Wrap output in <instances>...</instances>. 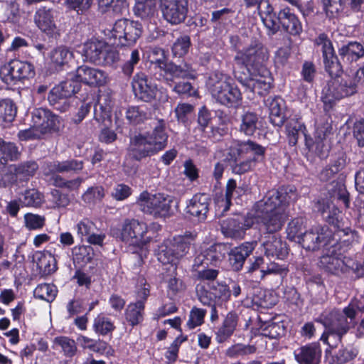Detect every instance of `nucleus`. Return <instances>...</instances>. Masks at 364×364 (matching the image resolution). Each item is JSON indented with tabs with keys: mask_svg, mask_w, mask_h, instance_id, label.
<instances>
[{
	"mask_svg": "<svg viewBox=\"0 0 364 364\" xmlns=\"http://www.w3.org/2000/svg\"><path fill=\"white\" fill-rule=\"evenodd\" d=\"M191 46L190 38L183 36L178 38L172 46V53L174 56L181 57L186 55Z\"/></svg>",
	"mask_w": 364,
	"mask_h": 364,
	"instance_id": "69168bd1",
	"label": "nucleus"
},
{
	"mask_svg": "<svg viewBox=\"0 0 364 364\" xmlns=\"http://www.w3.org/2000/svg\"><path fill=\"white\" fill-rule=\"evenodd\" d=\"M17 107L15 103L10 99L0 100V124L5 126L7 123L12 122L16 115Z\"/></svg>",
	"mask_w": 364,
	"mask_h": 364,
	"instance_id": "79ce46f5",
	"label": "nucleus"
},
{
	"mask_svg": "<svg viewBox=\"0 0 364 364\" xmlns=\"http://www.w3.org/2000/svg\"><path fill=\"white\" fill-rule=\"evenodd\" d=\"M33 75V65L18 60H11L0 68V77L8 85H15L17 81L32 77Z\"/></svg>",
	"mask_w": 364,
	"mask_h": 364,
	"instance_id": "ddd939ff",
	"label": "nucleus"
},
{
	"mask_svg": "<svg viewBox=\"0 0 364 364\" xmlns=\"http://www.w3.org/2000/svg\"><path fill=\"white\" fill-rule=\"evenodd\" d=\"M268 58L267 49L261 43L255 42L248 48L237 52L235 61L241 69L250 73L264 70L262 66Z\"/></svg>",
	"mask_w": 364,
	"mask_h": 364,
	"instance_id": "0eeeda50",
	"label": "nucleus"
},
{
	"mask_svg": "<svg viewBox=\"0 0 364 364\" xmlns=\"http://www.w3.org/2000/svg\"><path fill=\"white\" fill-rule=\"evenodd\" d=\"M156 0H136L134 8V14L142 19L149 18L156 11Z\"/></svg>",
	"mask_w": 364,
	"mask_h": 364,
	"instance_id": "c03bdc74",
	"label": "nucleus"
},
{
	"mask_svg": "<svg viewBox=\"0 0 364 364\" xmlns=\"http://www.w3.org/2000/svg\"><path fill=\"white\" fill-rule=\"evenodd\" d=\"M296 199L292 186L272 190L255 205V218L262 235L279 231L287 219L286 207Z\"/></svg>",
	"mask_w": 364,
	"mask_h": 364,
	"instance_id": "f257e3e1",
	"label": "nucleus"
},
{
	"mask_svg": "<svg viewBox=\"0 0 364 364\" xmlns=\"http://www.w3.org/2000/svg\"><path fill=\"white\" fill-rule=\"evenodd\" d=\"M256 350L257 348L254 345L237 343L232 345L226 350L225 355L232 358L253 354L256 352Z\"/></svg>",
	"mask_w": 364,
	"mask_h": 364,
	"instance_id": "5fc2aeb1",
	"label": "nucleus"
},
{
	"mask_svg": "<svg viewBox=\"0 0 364 364\" xmlns=\"http://www.w3.org/2000/svg\"><path fill=\"white\" fill-rule=\"evenodd\" d=\"M38 168V165L34 161H29L21 163L18 165H14L13 170L16 173V177H20L23 180H27L32 177Z\"/></svg>",
	"mask_w": 364,
	"mask_h": 364,
	"instance_id": "3c124183",
	"label": "nucleus"
},
{
	"mask_svg": "<svg viewBox=\"0 0 364 364\" xmlns=\"http://www.w3.org/2000/svg\"><path fill=\"white\" fill-rule=\"evenodd\" d=\"M314 42L317 46L321 47L326 71L333 78L340 76L343 72L342 65L335 53L331 40L325 33H321Z\"/></svg>",
	"mask_w": 364,
	"mask_h": 364,
	"instance_id": "4468645a",
	"label": "nucleus"
},
{
	"mask_svg": "<svg viewBox=\"0 0 364 364\" xmlns=\"http://www.w3.org/2000/svg\"><path fill=\"white\" fill-rule=\"evenodd\" d=\"M77 234L82 240H85L91 245H102L105 235L103 233H96L97 229L95 225L88 219H83L80 221L77 225Z\"/></svg>",
	"mask_w": 364,
	"mask_h": 364,
	"instance_id": "bb28decb",
	"label": "nucleus"
},
{
	"mask_svg": "<svg viewBox=\"0 0 364 364\" xmlns=\"http://www.w3.org/2000/svg\"><path fill=\"white\" fill-rule=\"evenodd\" d=\"M34 296L46 301H52L56 296L57 289L53 284H41L33 291Z\"/></svg>",
	"mask_w": 364,
	"mask_h": 364,
	"instance_id": "864d4df0",
	"label": "nucleus"
},
{
	"mask_svg": "<svg viewBox=\"0 0 364 364\" xmlns=\"http://www.w3.org/2000/svg\"><path fill=\"white\" fill-rule=\"evenodd\" d=\"M172 202L171 196L161 193L151 194L147 191L142 192L136 200L142 212L155 218L168 215Z\"/></svg>",
	"mask_w": 364,
	"mask_h": 364,
	"instance_id": "6e6552de",
	"label": "nucleus"
},
{
	"mask_svg": "<svg viewBox=\"0 0 364 364\" xmlns=\"http://www.w3.org/2000/svg\"><path fill=\"white\" fill-rule=\"evenodd\" d=\"M232 155H235V151L239 156L244 154H251L253 155L252 159H256V162L259 161L264 158L265 148L259 144L251 141H235L230 147Z\"/></svg>",
	"mask_w": 364,
	"mask_h": 364,
	"instance_id": "a878e982",
	"label": "nucleus"
},
{
	"mask_svg": "<svg viewBox=\"0 0 364 364\" xmlns=\"http://www.w3.org/2000/svg\"><path fill=\"white\" fill-rule=\"evenodd\" d=\"M235 77L246 88L259 95H264L271 87L272 78L267 70L245 73L235 70Z\"/></svg>",
	"mask_w": 364,
	"mask_h": 364,
	"instance_id": "f8f14e48",
	"label": "nucleus"
},
{
	"mask_svg": "<svg viewBox=\"0 0 364 364\" xmlns=\"http://www.w3.org/2000/svg\"><path fill=\"white\" fill-rule=\"evenodd\" d=\"M112 102L108 95H101L97 102L94 106V118L99 122L107 127L111 124V112Z\"/></svg>",
	"mask_w": 364,
	"mask_h": 364,
	"instance_id": "c85d7f7f",
	"label": "nucleus"
},
{
	"mask_svg": "<svg viewBox=\"0 0 364 364\" xmlns=\"http://www.w3.org/2000/svg\"><path fill=\"white\" fill-rule=\"evenodd\" d=\"M338 54L343 63L350 64L364 56V46L360 43L351 41L342 46Z\"/></svg>",
	"mask_w": 364,
	"mask_h": 364,
	"instance_id": "f704fd0d",
	"label": "nucleus"
},
{
	"mask_svg": "<svg viewBox=\"0 0 364 364\" xmlns=\"http://www.w3.org/2000/svg\"><path fill=\"white\" fill-rule=\"evenodd\" d=\"M245 189L242 186H237L236 181L234 179H229L226 184L225 194L224 198L218 200V205L220 207H223V210L227 211L230 205L231 200L234 198H237L244 194Z\"/></svg>",
	"mask_w": 364,
	"mask_h": 364,
	"instance_id": "e433bc0d",
	"label": "nucleus"
},
{
	"mask_svg": "<svg viewBox=\"0 0 364 364\" xmlns=\"http://www.w3.org/2000/svg\"><path fill=\"white\" fill-rule=\"evenodd\" d=\"M284 326L279 323H271L262 329L261 334L270 339H277L284 333Z\"/></svg>",
	"mask_w": 364,
	"mask_h": 364,
	"instance_id": "e2e57ef3",
	"label": "nucleus"
},
{
	"mask_svg": "<svg viewBox=\"0 0 364 364\" xmlns=\"http://www.w3.org/2000/svg\"><path fill=\"white\" fill-rule=\"evenodd\" d=\"M225 247L220 244H215L203 250L194 259V267L218 265L224 258Z\"/></svg>",
	"mask_w": 364,
	"mask_h": 364,
	"instance_id": "4be33fe9",
	"label": "nucleus"
},
{
	"mask_svg": "<svg viewBox=\"0 0 364 364\" xmlns=\"http://www.w3.org/2000/svg\"><path fill=\"white\" fill-rule=\"evenodd\" d=\"M286 132L289 143L291 146H295L299 138L304 137L305 141L309 136L306 134V128L301 118L296 116L289 118L286 124Z\"/></svg>",
	"mask_w": 364,
	"mask_h": 364,
	"instance_id": "7c9ffc66",
	"label": "nucleus"
},
{
	"mask_svg": "<svg viewBox=\"0 0 364 364\" xmlns=\"http://www.w3.org/2000/svg\"><path fill=\"white\" fill-rule=\"evenodd\" d=\"M144 306V301L138 300L135 303L129 304L125 311L126 320L132 326H136L143 320Z\"/></svg>",
	"mask_w": 364,
	"mask_h": 364,
	"instance_id": "ea45409f",
	"label": "nucleus"
},
{
	"mask_svg": "<svg viewBox=\"0 0 364 364\" xmlns=\"http://www.w3.org/2000/svg\"><path fill=\"white\" fill-rule=\"evenodd\" d=\"M358 353V350L355 348H345L338 352L336 356V360L333 358V362L329 364H343L354 359Z\"/></svg>",
	"mask_w": 364,
	"mask_h": 364,
	"instance_id": "338daca9",
	"label": "nucleus"
},
{
	"mask_svg": "<svg viewBox=\"0 0 364 364\" xmlns=\"http://www.w3.org/2000/svg\"><path fill=\"white\" fill-rule=\"evenodd\" d=\"M50 172L64 173L70 171H79L83 168L82 160L71 159L64 161H54L47 164Z\"/></svg>",
	"mask_w": 364,
	"mask_h": 364,
	"instance_id": "4c0bfd02",
	"label": "nucleus"
},
{
	"mask_svg": "<svg viewBox=\"0 0 364 364\" xmlns=\"http://www.w3.org/2000/svg\"><path fill=\"white\" fill-rule=\"evenodd\" d=\"M148 228L145 223L137 220H126L119 234L120 240L126 244L134 247H142L151 239L148 235Z\"/></svg>",
	"mask_w": 364,
	"mask_h": 364,
	"instance_id": "9b49d317",
	"label": "nucleus"
},
{
	"mask_svg": "<svg viewBox=\"0 0 364 364\" xmlns=\"http://www.w3.org/2000/svg\"><path fill=\"white\" fill-rule=\"evenodd\" d=\"M238 320V316L235 312L230 311L226 315L216 332L215 339L218 343H224L232 336L237 328Z\"/></svg>",
	"mask_w": 364,
	"mask_h": 364,
	"instance_id": "473e14b6",
	"label": "nucleus"
},
{
	"mask_svg": "<svg viewBox=\"0 0 364 364\" xmlns=\"http://www.w3.org/2000/svg\"><path fill=\"white\" fill-rule=\"evenodd\" d=\"M358 85L353 76L348 75L333 77L328 81L323 88L321 96L325 109L331 108L336 101L356 93Z\"/></svg>",
	"mask_w": 364,
	"mask_h": 364,
	"instance_id": "39448f33",
	"label": "nucleus"
},
{
	"mask_svg": "<svg viewBox=\"0 0 364 364\" xmlns=\"http://www.w3.org/2000/svg\"><path fill=\"white\" fill-rule=\"evenodd\" d=\"M256 163V159H242L238 156V158L235 157L232 163L231 168L234 173L240 175L251 171Z\"/></svg>",
	"mask_w": 364,
	"mask_h": 364,
	"instance_id": "4d7b16f0",
	"label": "nucleus"
},
{
	"mask_svg": "<svg viewBox=\"0 0 364 364\" xmlns=\"http://www.w3.org/2000/svg\"><path fill=\"white\" fill-rule=\"evenodd\" d=\"M37 266L45 275L53 273L56 269V260L50 253H39L37 258Z\"/></svg>",
	"mask_w": 364,
	"mask_h": 364,
	"instance_id": "8fccbe9b",
	"label": "nucleus"
},
{
	"mask_svg": "<svg viewBox=\"0 0 364 364\" xmlns=\"http://www.w3.org/2000/svg\"><path fill=\"white\" fill-rule=\"evenodd\" d=\"M230 77L220 72L212 73L206 82V86L212 97L220 104L232 107L240 105L242 94L232 83Z\"/></svg>",
	"mask_w": 364,
	"mask_h": 364,
	"instance_id": "20e7f679",
	"label": "nucleus"
},
{
	"mask_svg": "<svg viewBox=\"0 0 364 364\" xmlns=\"http://www.w3.org/2000/svg\"><path fill=\"white\" fill-rule=\"evenodd\" d=\"M251 224L245 223L242 216L237 215L235 218H227L221 222V231L226 237L240 239L242 237L245 230L250 228Z\"/></svg>",
	"mask_w": 364,
	"mask_h": 364,
	"instance_id": "b1692460",
	"label": "nucleus"
},
{
	"mask_svg": "<svg viewBox=\"0 0 364 364\" xmlns=\"http://www.w3.org/2000/svg\"><path fill=\"white\" fill-rule=\"evenodd\" d=\"M331 125L328 123L322 126L318 124L316 129L314 140L309 136L305 141V144L309 151L314 153L320 159H326L328 156L330 147L326 141V136L331 132Z\"/></svg>",
	"mask_w": 364,
	"mask_h": 364,
	"instance_id": "a211bd4d",
	"label": "nucleus"
},
{
	"mask_svg": "<svg viewBox=\"0 0 364 364\" xmlns=\"http://www.w3.org/2000/svg\"><path fill=\"white\" fill-rule=\"evenodd\" d=\"M206 314V310L193 307L189 314V318L187 321V326L189 329H193L203 323L204 318Z\"/></svg>",
	"mask_w": 364,
	"mask_h": 364,
	"instance_id": "bf43d9fd",
	"label": "nucleus"
},
{
	"mask_svg": "<svg viewBox=\"0 0 364 364\" xmlns=\"http://www.w3.org/2000/svg\"><path fill=\"white\" fill-rule=\"evenodd\" d=\"M56 18L57 12L46 7L38 9L33 16L36 26L49 38H56L59 36Z\"/></svg>",
	"mask_w": 364,
	"mask_h": 364,
	"instance_id": "dca6fc26",
	"label": "nucleus"
},
{
	"mask_svg": "<svg viewBox=\"0 0 364 364\" xmlns=\"http://www.w3.org/2000/svg\"><path fill=\"white\" fill-rule=\"evenodd\" d=\"M261 241L264 255L269 259H284L287 256V244L277 235H262Z\"/></svg>",
	"mask_w": 364,
	"mask_h": 364,
	"instance_id": "aec40b11",
	"label": "nucleus"
},
{
	"mask_svg": "<svg viewBox=\"0 0 364 364\" xmlns=\"http://www.w3.org/2000/svg\"><path fill=\"white\" fill-rule=\"evenodd\" d=\"M305 228V219L303 218H296L288 224L287 229V236L291 240L298 238L300 241L301 237L304 235L302 231Z\"/></svg>",
	"mask_w": 364,
	"mask_h": 364,
	"instance_id": "6e6d98bb",
	"label": "nucleus"
},
{
	"mask_svg": "<svg viewBox=\"0 0 364 364\" xmlns=\"http://www.w3.org/2000/svg\"><path fill=\"white\" fill-rule=\"evenodd\" d=\"M92 2L93 0H65L63 4L67 9L83 14L90 9Z\"/></svg>",
	"mask_w": 364,
	"mask_h": 364,
	"instance_id": "052dcab7",
	"label": "nucleus"
},
{
	"mask_svg": "<svg viewBox=\"0 0 364 364\" xmlns=\"http://www.w3.org/2000/svg\"><path fill=\"white\" fill-rule=\"evenodd\" d=\"M73 77L92 87L103 86L108 81L107 74L104 70L87 65L79 66Z\"/></svg>",
	"mask_w": 364,
	"mask_h": 364,
	"instance_id": "6ab92c4d",
	"label": "nucleus"
},
{
	"mask_svg": "<svg viewBox=\"0 0 364 364\" xmlns=\"http://www.w3.org/2000/svg\"><path fill=\"white\" fill-rule=\"evenodd\" d=\"M320 264L326 271L331 273L341 272V267L343 265L342 262V255H326L321 257Z\"/></svg>",
	"mask_w": 364,
	"mask_h": 364,
	"instance_id": "09e8293b",
	"label": "nucleus"
},
{
	"mask_svg": "<svg viewBox=\"0 0 364 364\" xmlns=\"http://www.w3.org/2000/svg\"><path fill=\"white\" fill-rule=\"evenodd\" d=\"M282 28L290 35L299 36L303 31L302 24L298 17L291 12L289 8L280 10Z\"/></svg>",
	"mask_w": 364,
	"mask_h": 364,
	"instance_id": "72a5a7b5",
	"label": "nucleus"
},
{
	"mask_svg": "<svg viewBox=\"0 0 364 364\" xmlns=\"http://www.w3.org/2000/svg\"><path fill=\"white\" fill-rule=\"evenodd\" d=\"M269 110V119L274 126L281 127L284 122V100L278 96L269 97L265 101Z\"/></svg>",
	"mask_w": 364,
	"mask_h": 364,
	"instance_id": "c756f323",
	"label": "nucleus"
},
{
	"mask_svg": "<svg viewBox=\"0 0 364 364\" xmlns=\"http://www.w3.org/2000/svg\"><path fill=\"white\" fill-rule=\"evenodd\" d=\"M93 329L97 333L105 336L111 333L115 329V326L110 318L101 314L95 318Z\"/></svg>",
	"mask_w": 364,
	"mask_h": 364,
	"instance_id": "603ef678",
	"label": "nucleus"
},
{
	"mask_svg": "<svg viewBox=\"0 0 364 364\" xmlns=\"http://www.w3.org/2000/svg\"><path fill=\"white\" fill-rule=\"evenodd\" d=\"M73 55V52L68 48L60 46L51 51L50 58L52 64L57 68L68 63Z\"/></svg>",
	"mask_w": 364,
	"mask_h": 364,
	"instance_id": "de8ad7c7",
	"label": "nucleus"
},
{
	"mask_svg": "<svg viewBox=\"0 0 364 364\" xmlns=\"http://www.w3.org/2000/svg\"><path fill=\"white\" fill-rule=\"evenodd\" d=\"M154 127L151 134L134 135L130 139L128 156L136 161L151 156L165 148L168 135L165 132V122L154 119L151 124Z\"/></svg>",
	"mask_w": 364,
	"mask_h": 364,
	"instance_id": "7ed1b4c3",
	"label": "nucleus"
},
{
	"mask_svg": "<svg viewBox=\"0 0 364 364\" xmlns=\"http://www.w3.org/2000/svg\"><path fill=\"white\" fill-rule=\"evenodd\" d=\"M259 117L257 114L247 112L241 117L240 130L247 136H252L258 129Z\"/></svg>",
	"mask_w": 364,
	"mask_h": 364,
	"instance_id": "a18cd8bd",
	"label": "nucleus"
},
{
	"mask_svg": "<svg viewBox=\"0 0 364 364\" xmlns=\"http://www.w3.org/2000/svg\"><path fill=\"white\" fill-rule=\"evenodd\" d=\"M164 19L171 25L183 23L188 12V0H159Z\"/></svg>",
	"mask_w": 364,
	"mask_h": 364,
	"instance_id": "2eb2a0df",
	"label": "nucleus"
},
{
	"mask_svg": "<svg viewBox=\"0 0 364 364\" xmlns=\"http://www.w3.org/2000/svg\"><path fill=\"white\" fill-rule=\"evenodd\" d=\"M247 299H251L252 303L257 306L269 308L273 303L269 301L267 291L259 287H254L247 294Z\"/></svg>",
	"mask_w": 364,
	"mask_h": 364,
	"instance_id": "49530a36",
	"label": "nucleus"
},
{
	"mask_svg": "<svg viewBox=\"0 0 364 364\" xmlns=\"http://www.w3.org/2000/svg\"><path fill=\"white\" fill-rule=\"evenodd\" d=\"M132 87L137 98L147 102L155 97L157 92L156 84L143 72H139L133 77Z\"/></svg>",
	"mask_w": 364,
	"mask_h": 364,
	"instance_id": "f3484780",
	"label": "nucleus"
},
{
	"mask_svg": "<svg viewBox=\"0 0 364 364\" xmlns=\"http://www.w3.org/2000/svg\"><path fill=\"white\" fill-rule=\"evenodd\" d=\"M21 151L14 143L6 142L0 139V162L5 164L9 161L19 159Z\"/></svg>",
	"mask_w": 364,
	"mask_h": 364,
	"instance_id": "37998d69",
	"label": "nucleus"
},
{
	"mask_svg": "<svg viewBox=\"0 0 364 364\" xmlns=\"http://www.w3.org/2000/svg\"><path fill=\"white\" fill-rule=\"evenodd\" d=\"M198 300L203 305L222 306L230 298V288L225 284L214 281L200 282L196 287Z\"/></svg>",
	"mask_w": 364,
	"mask_h": 364,
	"instance_id": "1a4fd4ad",
	"label": "nucleus"
},
{
	"mask_svg": "<svg viewBox=\"0 0 364 364\" xmlns=\"http://www.w3.org/2000/svg\"><path fill=\"white\" fill-rule=\"evenodd\" d=\"M161 70L164 71V77L167 82H173L176 78L195 79L196 77V70L186 63L179 65L166 63Z\"/></svg>",
	"mask_w": 364,
	"mask_h": 364,
	"instance_id": "5701e85b",
	"label": "nucleus"
},
{
	"mask_svg": "<svg viewBox=\"0 0 364 364\" xmlns=\"http://www.w3.org/2000/svg\"><path fill=\"white\" fill-rule=\"evenodd\" d=\"M105 196L104 188L101 186L92 187L82 195L83 200L87 203H95Z\"/></svg>",
	"mask_w": 364,
	"mask_h": 364,
	"instance_id": "774afa93",
	"label": "nucleus"
},
{
	"mask_svg": "<svg viewBox=\"0 0 364 364\" xmlns=\"http://www.w3.org/2000/svg\"><path fill=\"white\" fill-rule=\"evenodd\" d=\"M60 348L61 352L67 358H73L77 351V347L75 341L65 336L55 337L53 341V348Z\"/></svg>",
	"mask_w": 364,
	"mask_h": 364,
	"instance_id": "58836bf2",
	"label": "nucleus"
},
{
	"mask_svg": "<svg viewBox=\"0 0 364 364\" xmlns=\"http://www.w3.org/2000/svg\"><path fill=\"white\" fill-rule=\"evenodd\" d=\"M210 198L207 194H196L186 207L187 213L198 220H204L208 211Z\"/></svg>",
	"mask_w": 364,
	"mask_h": 364,
	"instance_id": "cd10ccee",
	"label": "nucleus"
},
{
	"mask_svg": "<svg viewBox=\"0 0 364 364\" xmlns=\"http://www.w3.org/2000/svg\"><path fill=\"white\" fill-rule=\"evenodd\" d=\"M125 118L129 124L137 125L149 119V113L144 107L131 106L127 108L125 112Z\"/></svg>",
	"mask_w": 364,
	"mask_h": 364,
	"instance_id": "a19ab883",
	"label": "nucleus"
},
{
	"mask_svg": "<svg viewBox=\"0 0 364 364\" xmlns=\"http://www.w3.org/2000/svg\"><path fill=\"white\" fill-rule=\"evenodd\" d=\"M329 234L323 228H316L314 230L306 232L299 241L302 247L309 251H316L328 242Z\"/></svg>",
	"mask_w": 364,
	"mask_h": 364,
	"instance_id": "412c9836",
	"label": "nucleus"
},
{
	"mask_svg": "<svg viewBox=\"0 0 364 364\" xmlns=\"http://www.w3.org/2000/svg\"><path fill=\"white\" fill-rule=\"evenodd\" d=\"M110 32L113 44L120 46H131L136 43L141 34V25L138 21L127 18L117 20Z\"/></svg>",
	"mask_w": 364,
	"mask_h": 364,
	"instance_id": "9d476101",
	"label": "nucleus"
},
{
	"mask_svg": "<svg viewBox=\"0 0 364 364\" xmlns=\"http://www.w3.org/2000/svg\"><path fill=\"white\" fill-rule=\"evenodd\" d=\"M359 308L350 303L343 309H333L324 319L325 331L321 340L331 348H336L350 328L355 324Z\"/></svg>",
	"mask_w": 364,
	"mask_h": 364,
	"instance_id": "f03ea898",
	"label": "nucleus"
},
{
	"mask_svg": "<svg viewBox=\"0 0 364 364\" xmlns=\"http://www.w3.org/2000/svg\"><path fill=\"white\" fill-rule=\"evenodd\" d=\"M262 21L265 27L268 29L269 35L275 34L280 29V27H282L280 11L278 14L272 13L269 16H266Z\"/></svg>",
	"mask_w": 364,
	"mask_h": 364,
	"instance_id": "0e129e2a",
	"label": "nucleus"
},
{
	"mask_svg": "<svg viewBox=\"0 0 364 364\" xmlns=\"http://www.w3.org/2000/svg\"><path fill=\"white\" fill-rule=\"evenodd\" d=\"M107 43L103 41L91 38L84 43L83 55L90 63L99 64L103 56Z\"/></svg>",
	"mask_w": 364,
	"mask_h": 364,
	"instance_id": "2f4dec72",
	"label": "nucleus"
},
{
	"mask_svg": "<svg viewBox=\"0 0 364 364\" xmlns=\"http://www.w3.org/2000/svg\"><path fill=\"white\" fill-rule=\"evenodd\" d=\"M73 75H75V73H70L65 80L55 86L49 93L60 97H70L77 92L80 88V81H77L75 77H73Z\"/></svg>",
	"mask_w": 364,
	"mask_h": 364,
	"instance_id": "c9c22d12",
	"label": "nucleus"
},
{
	"mask_svg": "<svg viewBox=\"0 0 364 364\" xmlns=\"http://www.w3.org/2000/svg\"><path fill=\"white\" fill-rule=\"evenodd\" d=\"M322 350L317 343L301 346L294 353L296 360L299 364H319Z\"/></svg>",
	"mask_w": 364,
	"mask_h": 364,
	"instance_id": "393cba45",
	"label": "nucleus"
},
{
	"mask_svg": "<svg viewBox=\"0 0 364 364\" xmlns=\"http://www.w3.org/2000/svg\"><path fill=\"white\" fill-rule=\"evenodd\" d=\"M48 115L46 116L45 119H42L41 125L35 128L42 135L55 130L57 127V123L58 122V117L50 111H49Z\"/></svg>",
	"mask_w": 364,
	"mask_h": 364,
	"instance_id": "680f3d73",
	"label": "nucleus"
},
{
	"mask_svg": "<svg viewBox=\"0 0 364 364\" xmlns=\"http://www.w3.org/2000/svg\"><path fill=\"white\" fill-rule=\"evenodd\" d=\"M195 237V235L189 232L164 241L159 247V261L163 264H169L183 257L190 250Z\"/></svg>",
	"mask_w": 364,
	"mask_h": 364,
	"instance_id": "423d86ee",
	"label": "nucleus"
},
{
	"mask_svg": "<svg viewBox=\"0 0 364 364\" xmlns=\"http://www.w3.org/2000/svg\"><path fill=\"white\" fill-rule=\"evenodd\" d=\"M20 200L25 206L38 207L43 202V198L37 190L30 189L25 191Z\"/></svg>",
	"mask_w": 364,
	"mask_h": 364,
	"instance_id": "13d9d810",
	"label": "nucleus"
}]
</instances>
